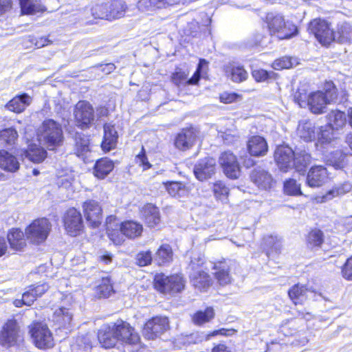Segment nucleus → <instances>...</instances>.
Instances as JSON below:
<instances>
[{
  "instance_id": "obj_1",
  "label": "nucleus",
  "mask_w": 352,
  "mask_h": 352,
  "mask_svg": "<svg viewBox=\"0 0 352 352\" xmlns=\"http://www.w3.org/2000/svg\"><path fill=\"white\" fill-rule=\"evenodd\" d=\"M98 338L102 347L116 346L118 340L129 344H136L140 336L131 325L122 320L103 324L98 331Z\"/></svg>"
},
{
  "instance_id": "obj_2",
  "label": "nucleus",
  "mask_w": 352,
  "mask_h": 352,
  "mask_svg": "<svg viewBox=\"0 0 352 352\" xmlns=\"http://www.w3.org/2000/svg\"><path fill=\"white\" fill-rule=\"evenodd\" d=\"M38 140L49 150H54L64 140L61 124L52 119L44 120L37 129Z\"/></svg>"
},
{
  "instance_id": "obj_3",
  "label": "nucleus",
  "mask_w": 352,
  "mask_h": 352,
  "mask_svg": "<svg viewBox=\"0 0 352 352\" xmlns=\"http://www.w3.org/2000/svg\"><path fill=\"white\" fill-rule=\"evenodd\" d=\"M338 98V90L332 82L324 84L323 91L314 92L309 96L307 104L315 114L322 113L328 104L333 102Z\"/></svg>"
},
{
  "instance_id": "obj_4",
  "label": "nucleus",
  "mask_w": 352,
  "mask_h": 352,
  "mask_svg": "<svg viewBox=\"0 0 352 352\" xmlns=\"http://www.w3.org/2000/svg\"><path fill=\"white\" fill-rule=\"evenodd\" d=\"M186 281L183 276L175 274L166 276L164 274H155V289L164 294L174 295L182 292Z\"/></svg>"
},
{
  "instance_id": "obj_5",
  "label": "nucleus",
  "mask_w": 352,
  "mask_h": 352,
  "mask_svg": "<svg viewBox=\"0 0 352 352\" xmlns=\"http://www.w3.org/2000/svg\"><path fill=\"white\" fill-rule=\"evenodd\" d=\"M30 333L36 347L41 349L54 346V338L48 327L41 322H34L30 327Z\"/></svg>"
},
{
  "instance_id": "obj_6",
  "label": "nucleus",
  "mask_w": 352,
  "mask_h": 352,
  "mask_svg": "<svg viewBox=\"0 0 352 352\" xmlns=\"http://www.w3.org/2000/svg\"><path fill=\"white\" fill-rule=\"evenodd\" d=\"M50 223L45 218L34 220L25 230V235L32 242L41 243L45 241L50 231Z\"/></svg>"
},
{
  "instance_id": "obj_7",
  "label": "nucleus",
  "mask_w": 352,
  "mask_h": 352,
  "mask_svg": "<svg viewBox=\"0 0 352 352\" xmlns=\"http://www.w3.org/2000/svg\"><path fill=\"white\" fill-rule=\"evenodd\" d=\"M309 30L323 45L327 46L336 40L334 32L330 29L325 20L320 19L313 20L309 23Z\"/></svg>"
},
{
  "instance_id": "obj_8",
  "label": "nucleus",
  "mask_w": 352,
  "mask_h": 352,
  "mask_svg": "<svg viewBox=\"0 0 352 352\" xmlns=\"http://www.w3.org/2000/svg\"><path fill=\"white\" fill-rule=\"evenodd\" d=\"M203 264V260L199 258L191 260L189 265V267L192 270L190 274V281L195 287L200 290L208 289L212 283L210 275L207 272L198 269V267Z\"/></svg>"
},
{
  "instance_id": "obj_9",
  "label": "nucleus",
  "mask_w": 352,
  "mask_h": 352,
  "mask_svg": "<svg viewBox=\"0 0 352 352\" xmlns=\"http://www.w3.org/2000/svg\"><path fill=\"white\" fill-rule=\"evenodd\" d=\"M74 114L77 125L81 129L89 127L95 118L92 105L84 100L76 104Z\"/></svg>"
},
{
  "instance_id": "obj_10",
  "label": "nucleus",
  "mask_w": 352,
  "mask_h": 352,
  "mask_svg": "<svg viewBox=\"0 0 352 352\" xmlns=\"http://www.w3.org/2000/svg\"><path fill=\"white\" fill-rule=\"evenodd\" d=\"M63 223L66 232L72 236L80 234L83 228L82 215L74 208L66 211L63 217Z\"/></svg>"
},
{
  "instance_id": "obj_11",
  "label": "nucleus",
  "mask_w": 352,
  "mask_h": 352,
  "mask_svg": "<svg viewBox=\"0 0 352 352\" xmlns=\"http://www.w3.org/2000/svg\"><path fill=\"white\" fill-rule=\"evenodd\" d=\"M219 162L224 173L231 179H236L240 175V166L237 158L230 151L222 153L219 158Z\"/></svg>"
},
{
  "instance_id": "obj_12",
  "label": "nucleus",
  "mask_w": 352,
  "mask_h": 352,
  "mask_svg": "<svg viewBox=\"0 0 352 352\" xmlns=\"http://www.w3.org/2000/svg\"><path fill=\"white\" fill-rule=\"evenodd\" d=\"M19 338V327L16 320H8L0 331V344L10 347L16 344Z\"/></svg>"
},
{
  "instance_id": "obj_13",
  "label": "nucleus",
  "mask_w": 352,
  "mask_h": 352,
  "mask_svg": "<svg viewBox=\"0 0 352 352\" xmlns=\"http://www.w3.org/2000/svg\"><path fill=\"white\" fill-rule=\"evenodd\" d=\"M234 262L231 260L222 259L214 263L212 270L214 276L221 285H227L230 284L232 280L230 274V270Z\"/></svg>"
},
{
  "instance_id": "obj_14",
  "label": "nucleus",
  "mask_w": 352,
  "mask_h": 352,
  "mask_svg": "<svg viewBox=\"0 0 352 352\" xmlns=\"http://www.w3.org/2000/svg\"><path fill=\"white\" fill-rule=\"evenodd\" d=\"M82 208L87 221L92 227H98L102 219V208L99 203L95 200L89 199L83 203Z\"/></svg>"
},
{
  "instance_id": "obj_15",
  "label": "nucleus",
  "mask_w": 352,
  "mask_h": 352,
  "mask_svg": "<svg viewBox=\"0 0 352 352\" xmlns=\"http://www.w3.org/2000/svg\"><path fill=\"white\" fill-rule=\"evenodd\" d=\"M215 169V160L211 157H206L196 163L193 172L196 178L203 182L210 178L214 174Z\"/></svg>"
},
{
  "instance_id": "obj_16",
  "label": "nucleus",
  "mask_w": 352,
  "mask_h": 352,
  "mask_svg": "<svg viewBox=\"0 0 352 352\" xmlns=\"http://www.w3.org/2000/svg\"><path fill=\"white\" fill-rule=\"evenodd\" d=\"M295 152L288 146H278L274 152V159L279 168L287 172L292 168Z\"/></svg>"
},
{
  "instance_id": "obj_17",
  "label": "nucleus",
  "mask_w": 352,
  "mask_h": 352,
  "mask_svg": "<svg viewBox=\"0 0 352 352\" xmlns=\"http://www.w3.org/2000/svg\"><path fill=\"white\" fill-rule=\"evenodd\" d=\"M328 179V173L322 166H312L307 175V184L311 188L322 186Z\"/></svg>"
},
{
  "instance_id": "obj_18",
  "label": "nucleus",
  "mask_w": 352,
  "mask_h": 352,
  "mask_svg": "<svg viewBox=\"0 0 352 352\" xmlns=\"http://www.w3.org/2000/svg\"><path fill=\"white\" fill-rule=\"evenodd\" d=\"M250 177L251 181L261 190L270 189L274 183L272 175L261 168H254Z\"/></svg>"
},
{
  "instance_id": "obj_19",
  "label": "nucleus",
  "mask_w": 352,
  "mask_h": 352,
  "mask_svg": "<svg viewBox=\"0 0 352 352\" xmlns=\"http://www.w3.org/2000/svg\"><path fill=\"white\" fill-rule=\"evenodd\" d=\"M197 140V135L192 129H183L175 140V146L182 151L190 148Z\"/></svg>"
},
{
  "instance_id": "obj_20",
  "label": "nucleus",
  "mask_w": 352,
  "mask_h": 352,
  "mask_svg": "<svg viewBox=\"0 0 352 352\" xmlns=\"http://www.w3.org/2000/svg\"><path fill=\"white\" fill-rule=\"evenodd\" d=\"M73 314L69 309L60 307L56 309L53 315V321L58 329H64L69 331L72 327ZM67 333V331H66Z\"/></svg>"
},
{
  "instance_id": "obj_21",
  "label": "nucleus",
  "mask_w": 352,
  "mask_h": 352,
  "mask_svg": "<svg viewBox=\"0 0 352 352\" xmlns=\"http://www.w3.org/2000/svg\"><path fill=\"white\" fill-rule=\"evenodd\" d=\"M248 149L252 156L262 157L267 154L268 146L266 140L261 136H252L248 142Z\"/></svg>"
},
{
  "instance_id": "obj_22",
  "label": "nucleus",
  "mask_w": 352,
  "mask_h": 352,
  "mask_svg": "<svg viewBox=\"0 0 352 352\" xmlns=\"http://www.w3.org/2000/svg\"><path fill=\"white\" fill-rule=\"evenodd\" d=\"M118 132L114 125L107 123L104 125V137L101 143V147L104 151H109L114 148L118 141Z\"/></svg>"
},
{
  "instance_id": "obj_23",
  "label": "nucleus",
  "mask_w": 352,
  "mask_h": 352,
  "mask_svg": "<svg viewBox=\"0 0 352 352\" xmlns=\"http://www.w3.org/2000/svg\"><path fill=\"white\" fill-rule=\"evenodd\" d=\"M0 168L7 172L14 173L20 168L18 158L6 150H0Z\"/></svg>"
},
{
  "instance_id": "obj_24",
  "label": "nucleus",
  "mask_w": 352,
  "mask_h": 352,
  "mask_svg": "<svg viewBox=\"0 0 352 352\" xmlns=\"http://www.w3.org/2000/svg\"><path fill=\"white\" fill-rule=\"evenodd\" d=\"M91 151L89 138L83 134H78L76 137V155L86 162L91 157Z\"/></svg>"
},
{
  "instance_id": "obj_25",
  "label": "nucleus",
  "mask_w": 352,
  "mask_h": 352,
  "mask_svg": "<svg viewBox=\"0 0 352 352\" xmlns=\"http://www.w3.org/2000/svg\"><path fill=\"white\" fill-rule=\"evenodd\" d=\"M32 98L27 94H23L13 98L6 104V107L11 111L21 113L31 103Z\"/></svg>"
},
{
  "instance_id": "obj_26",
  "label": "nucleus",
  "mask_w": 352,
  "mask_h": 352,
  "mask_svg": "<svg viewBox=\"0 0 352 352\" xmlns=\"http://www.w3.org/2000/svg\"><path fill=\"white\" fill-rule=\"evenodd\" d=\"M114 168V164L109 158L104 157L96 161L94 168V175L100 179H104Z\"/></svg>"
},
{
  "instance_id": "obj_27",
  "label": "nucleus",
  "mask_w": 352,
  "mask_h": 352,
  "mask_svg": "<svg viewBox=\"0 0 352 352\" xmlns=\"http://www.w3.org/2000/svg\"><path fill=\"white\" fill-rule=\"evenodd\" d=\"M297 131L299 137L305 142H311L317 136L315 126L309 120L300 121Z\"/></svg>"
},
{
  "instance_id": "obj_28",
  "label": "nucleus",
  "mask_w": 352,
  "mask_h": 352,
  "mask_svg": "<svg viewBox=\"0 0 352 352\" xmlns=\"http://www.w3.org/2000/svg\"><path fill=\"white\" fill-rule=\"evenodd\" d=\"M173 252L168 244L160 246L155 252V264L159 266H166L173 261Z\"/></svg>"
},
{
  "instance_id": "obj_29",
  "label": "nucleus",
  "mask_w": 352,
  "mask_h": 352,
  "mask_svg": "<svg viewBox=\"0 0 352 352\" xmlns=\"http://www.w3.org/2000/svg\"><path fill=\"white\" fill-rule=\"evenodd\" d=\"M142 230V226L133 221H124L120 226V231L130 239H134L140 236Z\"/></svg>"
},
{
  "instance_id": "obj_30",
  "label": "nucleus",
  "mask_w": 352,
  "mask_h": 352,
  "mask_svg": "<svg viewBox=\"0 0 352 352\" xmlns=\"http://www.w3.org/2000/svg\"><path fill=\"white\" fill-rule=\"evenodd\" d=\"M327 124L336 131L341 129L346 122L345 113L339 110H332L327 114Z\"/></svg>"
},
{
  "instance_id": "obj_31",
  "label": "nucleus",
  "mask_w": 352,
  "mask_h": 352,
  "mask_svg": "<svg viewBox=\"0 0 352 352\" xmlns=\"http://www.w3.org/2000/svg\"><path fill=\"white\" fill-rule=\"evenodd\" d=\"M230 330H227L226 329H221L219 330H215L213 332H212L210 334H205L203 332H194L190 333V335H188L186 337V341L189 344H199L203 342L204 340H207L209 339L210 336H215L217 335H227V332L230 331Z\"/></svg>"
},
{
  "instance_id": "obj_32",
  "label": "nucleus",
  "mask_w": 352,
  "mask_h": 352,
  "mask_svg": "<svg viewBox=\"0 0 352 352\" xmlns=\"http://www.w3.org/2000/svg\"><path fill=\"white\" fill-rule=\"evenodd\" d=\"M8 240L10 248L14 250H21L25 245L24 233L17 228H13L8 232Z\"/></svg>"
},
{
  "instance_id": "obj_33",
  "label": "nucleus",
  "mask_w": 352,
  "mask_h": 352,
  "mask_svg": "<svg viewBox=\"0 0 352 352\" xmlns=\"http://www.w3.org/2000/svg\"><path fill=\"white\" fill-rule=\"evenodd\" d=\"M266 23L271 34H278L284 26L285 21L281 14L270 12L266 16Z\"/></svg>"
},
{
  "instance_id": "obj_34",
  "label": "nucleus",
  "mask_w": 352,
  "mask_h": 352,
  "mask_svg": "<svg viewBox=\"0 0 352 352\" xmlns=\"http://www.w3.org/2000/svg\"><path fill=\"white\" fill-rule=\"evenodd\" d=\"M311 292L305 285L296 284L288 292L290 299L295 305L301 304L307 298V293Z\"/></svg>"
},
{
  "instance_id": "obj_35",
  "label": "nucleus",
  "mask_w": 352,
  "mask_h": 352,
  "mask_svg": "<svg viewBox=\"0 0 352 352\" xmlns=\"http://www.w3.org/2000/svg\"><path fill=\"white\" fill-rule=\"evenodd\" d=\"M346 155L340 150L331 152L325 156L327 163L336 169H340L346 165Z\"/></svg>"
},
{
  "instance_id": "obj_36",
  "label": "nucleus",
  "mask_w": 352,
  "mask_h": 352,
  "mask_svg": "<svg viewBox=\"0 0 352 352\" xmlns=\"http://www.w3.org/2000/svg\"><path fill=\"white\" fill-rule=\"evenodd\" d=\"M336 131L327 124L320 127L317 131L318 143L321 145L330 144L336 138Z\"/></svg>"
},
{
  "instance_id": "obj_37",
  "label": "nucleus",
  "mask_w": 352,
  "mask_h": 352,
  "mask_svg": "<svg viewBox=\"0 0 352 352\" xmlns=\"http://www.w3.org/2000/svg\"><path fill=\"white\" fill-rule=\"evenodd\" d=\"M109 10V21L119 19L124 15L127 6L122 0H113L108 3Z\"/></svg>"
},
{
  "instance_id": "obj_38",
  "label": "nucleus",
  "mask_w": 352,
  "mask_h": 352,
  "mask_svg": "<svg viewBox=\"0 0 352 352\" xmlns=\"http://www.w3.org/2000/svg\"><path fill=\"white\" fill-rule=\"evenodd\" d=\"M311 155L305 151L295 153L292 162V168L296 171L301 172L311 163Z\"/></svg>"
},
{
  "instance_id": "obj_39",
  "label": "nucleus",
  "mask_w": 352,
  "mask_h": 352,
  "mask_svg": "<svg viewBox=\"0 0 352 352\" xmlns=\"http://www.w3.org/2000/svg\"><path fill=\"white\" fill-rule=\"evenodd\" d=\"M47 151L42 147L36 144L29 146L25 151V157L34 163H40L46 157Z\"/></svg>"
},
{
  "instance_id": "obj_40",
  "label": "nucleus",
  "mask_w": 352,
  "mask_h": 352,
  "mask_svg": "<svg viewBox=\"0 0 352 352\" xmlns=\"http://www.w3.org/2000/svg\"><path fill=\"white\" fill-rule=\"evenodd\" d=\"M114 292L109 277H104L96 287V294L99 298H107Z\"/></svg>"
},
{
  "instance_id": "obj_41",
  "label": "nucleus",
  "mask_w": 352,
  "mask_h": 352,
  "mask_svg": "<svg viewBox=\"0 0 352 352\" xmlns=\"http://www.w3.org/2000/svg\"><path fill=\"white\" fill-rule=\"evenodd\" d=\"M214 317V311L212 307H207L204 311L200 310L195 313L192 316V322L197 325H201L210 322Z\"/></svg>"
},
{
  "instance_id": "obj_42",
  "label": "nucleus",
  "mask_w": 352,
  "mask_h": 352,
  "mask_svg": "<svg viewBox=\"0 0 352 352\" xmlns=\"http://www.w3.org/2000/svg\"><path fill=\"white\" fill-rule=\"evenodd\" d=\"M166 188L170 195L175 197H183L188 195V189L181 182H172L165 184Z\"/></svg>"
},
{
  "instance_id": "obj_43",
  "label": "nucleus",
  "mask_w": 352,
  "mask_h": 352,
  "mask_svg": "<svg viewBox=\"0 0 352 352\" xmlns=\"http://www.w3.org/2000/svg\"><path fill=\"white\" fill-rule=\"evenodd\" d=\"M18 139V133L12 127L0 131V144L3 146H12Z\"/></svg>"
},
{
  "instance_id": "obj_44",
  "label": "nucleus",
  "mask_w": 352,
  "mask_h": 352,
  "mask_svg": "<svg viewBox=\"0 0 352 352\" xmlns=\"http://www.w3.org/2000/svg\"><path fill=\"white\" fill-rule=\"evenodd\" d=\"M351 189L352 184L349 182H345L340 186L335 187L329 190L325 195L323 196L322 199L324 201H327L336 196L344 195L351 191Z\"/></svg>"
},
{
  "instance_id": "obj_45",
  "label": "nucleus",
  "mask_w": 352,
  "mask_h": 352,
  "mask_svg": "<svg viewBox=\"0 0 352 352\" xmlns=\"http://www.w3.org/2000/svg\"><path fill=\"white\" fill-rule=\"evenodd\" d=\"M106 225L107 232L110 239L112 240L114 243H119L120 241L115 238L116 233H114V232L118 233V230H120V224L117 220L116 217L113 215L107 217L106 219Z\"/></svg>"
},
{
  "instance_id": "obj_46",
  "label": "nucleus",
  "mask_w": 352,
  "mask_h": 352,
  "mask_svg": "<svg viewBox=\"0 0 352 352\" xmlns=\"http://www.w3.org/2000/svg\"><path fill=\"white\" fill-rule=\"evenodd\" d=\"M265 245L268 248L267 254L268 255L271 254H278L281 252L282 249V241L277 236H268L264 239Z\"/></svg>"
},
{
  "instance_id": "obj_47",
  "label": "nucleus",
  "mask_w": 352,
  "mask_h": 352,
  "mask_svg": "<svg viewBox=\"0 0 352 352\" xmlns=\"http://www.w3.org/2000/svg\"><path fill=\"white\" fill-rule=\"evenodd\" d=\"M351 32L352 26L349 23L344 22L338 26V32L334 33L336 35L335 41L341 43L347 42Z\"/></svg>"
},
{
  "instance_id": "obj_48",
  "label": "nucleus",
  "mask_w": 352,
  "mask_h": 352,
  "mask_svg": "<svg viewBox=\"0 0 352 352\" xmlns=\"http://www.w3.org/2000/svg\"><path fill=\"white\" fill-rule=\"evenodd\" d=\"M230 72V76L232 81L241 82L248 78V72L241 66H232L230 69L226 70V73Z\"/></svg>"
},
{
  "instance_id": "obj_49",
  "label": "nucleus",
  "mask_w": 352,
  "mask_h": 352,
  "mask_svg": "<svg viewBox=\"0 0 352 352\" xmlns=\"http://www.w3.org/2000/svg\"><path fill=\"white\" fill-rule=\"evenodd\" d=\"M307 244L311 248L319 247L324 241V235L320 230H311L307 236Z\"/></svg>"
},
{
  "instance_id": "obj_50",
  "label": "nucleus",
  "mask_w": 352,
  "mask_h": 352,
  "mask_svg": "<svg viewBox=\"0 0 352 352\" xmlns=\"http://www.w3.org/2000/svg\"><path fill=\"white\" fill-rule=\"evenodd\" d=\"M91 13L94 18L106 19L109 21V10L108 3L97 4L91 9Z\"/></svg>"
},
{
  "instance_id": "obj_51",
  "label": "nucleus",
  "mask_w": 352,
  "mask_h": 352,
  "mask_svg": "<svg viewBox=\"0 0 352 352\" xmlns=\"http://www.w3.org/2000/svg\"><path fill=\"white\" fill-rule=\"evenodd\" d=\"M284 192L288 195H302L300 185L294 179H289L284 183Z\"/></svg>"
},
{
  "instance_id": "obj_52",
  "label": "nucleus",
  "mask_w": 352,
  "mask_h": 352,
  "mask_svg": "<svg viewBox=\"0 0 352 352\" xmlns=\"http://www.w3.org/2000/svg\"><path fill=\"white\" fill-rule=\"evenodd\" d=\"M298 32L297 27L289 21L285 22L281 31L278 34V36L280 39H288L296 35Z\"/></svg>"
},
{
  "instance_id": "obj_53",
  "label": "nucleus",
  "mask_w": 352,
  "mask_h": 352,
  "mask_svg": "<svg viewBox=\"0 0 352 352\" xmlns=\"http://www.w3.org/2000/svg\"><path fill=\"white\" fill-rule=\"evenodd\" d=\"M169 330V322L166 317L155 316V338Z\"/></svg>"
},
{
  "instance_id": "obj_54",
  "label": "nucleus",
  "mask_w": 352,
  "mask_h": 352,
  "mask_svg": "<svg viewBox=\"0 0 352 352\" xmlns=\"http://www.w3.org/2000/svg\"><path fill=\"white\" fill-rule=\"evenodd\" d=\"M212 191L216 198L219 199H226L229 193L228 188L221 181L214 183Z\"/></svg>"
},
{
  "instance_id": "obj_55",
  "label": "nucleus",
  "mask_w": 352,
  "mask_h": 352,
  "mask_svg": "<svg viewBox=\"0 0 352 352\" xmlns=\"http://www.w3.org/2000/svg\"><path fill=\"white\" fill-rule=\"evenodd\" d=\"M141 214L148 226L153 227L154 225V205L152 204L145 205L141 210Z\"/></svg>"
},
{
  "instance_id": "obj_56",
  "label": "nucleus",
  "mask_w": 352,
  "mask_h": 352,
  "mask_svg": "<svg viewBox=\"0 0 352 352\" xmlns=\"http://www.w3.org/2000/svg\"><path fill=\"white\" fill-rule=\"evenodd\" d=\"M21 12L24 14H33L40 10L38 6L34 4L31 0H19Z\"/></svg>"
},
{
  "instance_id": "obj_57",
  "label": "nucleus",
  "mask_w": 352,
  "mask_h": 352,
  "mask_svg": "<svg viewBox=\"0 0 352 352\" xmlns=\"http://www.w3.org/2000/svg\"><path fill=\"white\" fill-rule=\"evenodd\" d=\"M252 74L257 82H263L268 79L274 78L275 76L274 72H267L262 69L253 70Z\"/></svg>"
},
{
  "instance_id": "obj_58",
  "label": "nucleus",
  "mask_w": 352,
  "mask_h": 352,
  "mask_svg": "<svg viewBox=\"0 0 352 352\" xmlns=\"http://www.w3.org/2000/svg\"><path fill=\"white\" fill-rule=\"evenodd\" d=\"M135 163L141 166L143 170L151 168V164L148 161L144 148L142 146L141 151L135 157Z\"/></svg>"
},
{
  "instance_id": "obj_59",
  "label": "nucleus",
  "mask_w": 352,
  "mask_h": 352,
  "mask_svg": "<svg viewBox=\"0 0 352 352\" xmlns=\"http://www.w3.org/2000/svg\"><path fill=\"white\" fill-rule=\"evenodd\" d=\"M154 318H151L148 320L142 330V334L144 337L148 340L154 339Z\"/></svg>"
},
{
  "instance_id": "obj_60",
  "label": "nucleus",
  "mask_w": 352,
  "mask_h": 352,
  "mask_svg": "<svg viewBox=\"0 0 352 352\" xmlns=\"http://www.w3.org/2000/svg\"><path fill=\"white\" fill-rule=\"evenodd\" d=\"M292 66V63L289 57H283L281 58L276 60L273 64L272 67L274 69L280 70L283 69H288Z\"/></svg>"
},
{
  "instance_id": "obj_61",
  "label": "nucleus",
  "mask_w": 352,
  "mask_h": 352,
  "mask_svg": "<svg viewBox=\"0 0 352 352\" xmlns=\"http://www.w3.org/2000/svg\"><path fill=\"white\" fill-rule=\"evenodd\" d=\"M207 64H208V62L205 59H200L196 72H195L193 76L188 80V84L195 85L198 82V81L200 79V72H201V68L204 66L206 65Z\"/></svg>"
},
{
  "instance_id": "obj_62",
  "label": "nucleus",
  "mask_w": 352,
  "mask_h": 352,
  "mask_svg": "<svg viewBox=\"0 0 352 352\" xmlns=\"http://www.w3.org/2000/svg\"><path fill=\"white\" fill-rule=\"evenodd\" d=\"M342 276L349 280H352V256L349 258L342 268Z\"/></svg>"
},
{
  "instance_id": "obj_63",
  "label": "nucleus",
  "mask_w": 352,
  "mask_h": 352,
  "mask_svg": "<svg viewBox=\"0 0 352 352\" xmlns=\"http://www.w3.org/2000/svg\"><path fill=\"white\" fill-rule=\"evenodd\" d=\"M138 263L140 266H146L151 263L152 256L150 252H142L138 255Z\"/></svg>"
},
{
  "instance_id": "obj_64",
  "label": "nucleus",
  "mask_w": 352,
  "mask_h": 352,
  "mask_svg": "<svg viewBox=\"0 0 352 352\" xmlns=\"http://www.w3.org/2000/svg\"><path fill=\"white\" fill-rule=\"evenodd\" d=\"M30 287L34 292L36 298L38 297L41 296L49 289V286L45 283H43V284H40V285H31V286H30Z\"/></svg>"
}]
</instances>
